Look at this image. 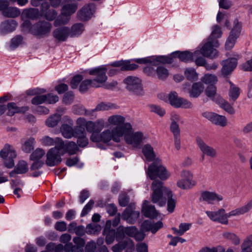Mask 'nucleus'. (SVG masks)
<instances>
[{"mask_svg": "<svg viewBox=\"0 0 252 252\" xmlns=\"http://www.w3.org/2000/svg\"><path fill=\"white\" fill-rule=\"evenodd\" d=\"M146 173L152 180H155L152 184L153 193L152 200L154 203H157L160 206L166 204V189H169L163 185L161 181L156 180L159 178L161 180L167 179L170 173L162 166L159 159L154 161L148 167Z\"/></svg>", "mask_w": 252, "mask_h": 252, "instance_id": "f257e3e1", "label": "nucleus"}, {"mask_svg": "<svg viewBox=\"0 0 252 252\" xmlns=\"http://www.w3.org/2000/svg\"><path fill=\"white\" fill-rule=\"evenodd\" d=\"M107 67L105 65H102L94 67L89 70V73L91 75L95 76V78L86 79L83 81L80 85L79 91L81 93L86 92L90 88H98L101 84L105 82L107 79L106 75Z\"/></svg>", "mask_w": 252, "mask_h": 252, "instance_id": "f03ea898", "label": "nucleus"}, {"mask_svg": "<svg viewBox=\"0 0 252 252\" xmlns=\"http://www.w3.org/2000/svg\"><path fill=\"white\" fill-rule=\"evenodd\" d=\"M252 209V199L245 205L225 213L223 208H220L217 211H206V214L212 220H227L234 217L243 215L249 212Z\"/></svg>", "mask_w": 252, "mask_h": 252, "instance_id": "7ed1b4c3", "label": "nucleus"}, {"mask_svg": "<svg viewBox=\"0 0 252 252\" xmlns=\"http://www.w3.org/2000/svg\"><path fill=\"white\" fill-rule=\"evenodd\" d=\"M125 128V130H121V127H114L111 130L107 129L101 133H94L91 136L90 139L94 142L108 143L111 140L115 142H119L123 136L124 133H125L130 128V126L129 125L126 124Z\"/></svg>", "mask_w": 252, "mask_h": 252, "instance_id": "20e7f679", "label": "nucleus"}, {"mask_svg": "<svg viewBox=\"0 0 252 252\" xmlns=\"http://www.w3.org/2000/svg\"><path fill=\"white\" fill-rule=\"evenodd\" d=\"M163 226L162 221H143L140 229L139 230L137 229V232L135 233L133 238L136 241H142L146 236L145 232L150 231L153 234H155Z\"/></svg>", "mask_w": 252, "mask_h": 252, "instance_id": "39448f33", "label": "nucleus"}, {"mask_svg": "<svg viewBox=\"0 0 252 252\" xmlns=\"http://www.w3.org/2000/svg\"><path fill=\"white\" fill-rule=\"evenodd\" d=\"M78 7L77 3L74 0H69L62 7V15L54 21L56 27L66 24L71 15L75 12Z\"/></svg>", "mask_w": 252, "mask_h": 252, "instance_id": "423d86ee", "label": "nucleus"}, {"mask_svg": "<svg viewBox=\"0 0 252 252\" xmlns=\"http://www.w3.org/2000/svg\"><path fill=\"white\" fill-rule=\"evenodd\" d=\"M76 125H79L81 127L86 128L87 132L92 133L91 135L99 133L104 127L102 120H98L95 122L87 121L85 118L81 117L77 119Z\"/></svg>", "mask_w": 252, "mask_h": 252, "instance_id": "0eeeda50", "label": "nucleus"}, {"mask_svg": "<svg viewBox=\"0 0 252 252\" xmlns=\"http://www.w3.org/2000/svg\"><path fill=\"white\" fill-rule=\"evenodd\" d=\"M64 122L60 127V131L62 136L66 139H70L75 135L76 131L81 127L79 125L73 127V121L67 116H65Z\"/></svg>", "mask_w": 252, "mask_h": 252, "instance_id": "6e6552de", "label": "nucleus"}, {"mask_svg": "<svg viewBox=\"0 0 252 252\" xmlns=\"http://www.w3.org/2000/svg\"><path fill=\"white\" fill-rule=\"evenodd\" d=\"M52 28L51 23L45 21H40L32 26L31 33L35 36L43 37L49 34Z\"/></svg>", "mask_w": 252, "mask_h": 252, "instance_id": "1a4fd4ad", "label": "nucleus"}, {"mask_svg": "<svg viewBox=\"0 0 252 252\" xmlns=\"http://www.w3.org/2000/svg\"><path fill=\"white\" fill-rule=\"evenodd\" d=\"M208 40L201 48L200 53L204 57L210 59L216 58L218 56V53L214 48L219 46V41L217 39Z\"/></svg>", "mask_w": 252, "mask_h": 252, "instance_id": "9d476101", "label": "nucleus"}, {"mask_svg": "<svg viewBox=\"0 0 252 252\" xmlns=\"http://www.w3.org/2000/svg\"><path fill=\"white\" fill-rule=\"evenodd\" d=\"M130 128L124 133L126 142L132 146L133 147H138L144 139V134L141 131H137L131 133L132 129L131 125H129Z\"/></svg>", "mask_w": 252, "mask_h": 252, "instance_id": "9b49d317", "label": "nucleus"}, {"mask_svg": "<svg viewBox=\"0 0 252 252\" xmlns=\"http://www.w3.org/2000/svg\"><path fill=\"white\" fill-rule=\"evenodd\" d=\"M0 157L5 159L4 164L8 168H12L14 165V158L16 155L15 150L8 144L4 145L0 151Z\"/></svg>", "mask_w": 252, "mask_h": 252, "instance_id": "f8f14e48", "label": "nucleus"}, {"mask_svg": "<svg viewBox=\"0 0 252 252\" xmlns=\"http://www.w3.org/2000/svg\"><path fill=\"white\" fill-rule=\"evenodd\" d=\"M168 100L170 104L175 108H191L193 105L188 100L179 97L175 92H171L168 95Z\"/></svg>", "mask_w": 252, "mask_h": 252, "instance_id": "ddd939ff", "label": "nucleus"}, {"mask_svg": "<svg viewBox=\"0 0 252 252\" xmlns=\"http://www.w3.org/2000/svg\"><path fill=\"white\" fill-rule=\"evenodd\" d=\"M124 82L126 84V89L129 91L138 95L143 94L141 80L138 78L129 76L124 80Z\"/></svg>", "mask_w": 252, "mask_h": 252, "instance_id": "4468645a", "label": "nucleus"}, {"mask_svg": "<svg viewBox=\"0 0 252 252\" xmlns=\"http://www.w3.org/2000/svg\"><path fill=\"white\" fill-rule=\"evenodd\" d=\"M241 32V25L237 19L234 21V26L231 30L230 35L225 42V48L227 50L231 49L234 46L236 39L240 35Z\"/></svg>", "mask_w": 252, "mask_h": 252, "instance_id": "2eb2a0df", "label": "nucleus"}, {"mask_svg": "<svg viewBox=\"0 0 252 252\" xmlns=\"http://www.w3.org/2000/svg\"><path fill=\"white\" fill-rule=\"evenodd\" d=\"M240 58V56L237 55V58H230L221 62V74L223 77H226L232 73L237 66V60Z\"/></svg>", "mask_w": 252, "mask_h": 252, "instance_id": "dca6fc26", "label": "nucleus"}, {"mask_svg": "<svg viewBox=\"0 0 252 252\" xmlns=\"http://www.w3.org/2000/svg\"><path fill=\"white\" fill-rule=\"evenodd\" d=\"M181 176L182 179L178 181L177 183L179 188L187 189H190L195 185V183L192 180V175L190 171L183 170L181 172Z\"/></svg>", "mask_w": 252, "mask_h": 252, "instance_id": "f3484780", "label": "nucleus"}, {"mask_svg": "<svg viewBox=\"0 0 252 252\" xmlns=\"http://www.w3.org/2000/svg\"><path fill=\"white\" fill-rule=\"evenodd\" d=\"M196 142L198 147L203 154L202 160L204 159V155L213 158L217 157V153L216 149L208 145L200 137H197Z\"/></svg>", "mask_w": 252, "mask_h": 252, "instance_id": "a211bd4d", "label": "nucleus"}, {"mask_svg": "<svg viewBox=\"0 0 252 252\" xmlns=\"http://www.w3.org/2000/svg\"><path fill=\"white\" fill-rule=\"evenodd\" d=\"M56 148H51L46 154V164L48 166H54L62 161V155L58 153Z\"/></svg>", "mask_w": 252, "mask_h": 252, "instance_id": "6ab92c4d", "label": "nucleus"}, {"mask_svg": "<svg viewBox=\"0 0 252 252\" xmlns=\"http://www.w3.org/2000/svg\"><path fill=\"white\" fill-rule=\"evenodd\" d=\"M202 115L216 125L223 127L227 124V119L224 116L210 112H204Z\"/></svg>", "mask_w": 252, "mask_h": 252, "instance_id": "aec40b11", "label": "nucleus"}, {"mask_svg": "<svg viewBox=\"0 0 252 252\" xmlns=\"http://www.w3.org/2000/svg\"><path fill=\"white\" fill-rule=\"evenodd\" d=\"M113 247L114 252H121L125 250L126 252H132L134 245L132 241L129 238L124 239Z\"/></svg>", "mask_w": 252, "mask_h": 252, "instance_id": "412c9836", "label": "nucleus"}, {"mask_svg": "<svg viewBox=\"0 0 252 252\" xmlns=\"http://www.w3.org/2000/svg\"><path fill=\"white\" fill-rule=\"evenodd\" d=\"M95 6L94 3H89L84 6L77 13L78 18L81 21H87L92 16L95 11Z\"/></svg>", "mask_w": 252, "mask_h": 252, "instance_id": "4be33fe9", "label": "nucleus"}, {"mask_svg": "<svg viewBox=\"0 0 252 252\" xmlns=\"http://www.w3.org/2000/svg\"><path fill=\"white\" fill-rule=\"evenodd\" d=\"M41 15L48 21H53L57 17L58 13L53 9H50V4L47 1L43 2L40 5Z\"/></svg>", "mask_w": 252, "mask_h": 252, "instance_id": "5701e85b", "label": "nucleus"}, {"mask_svg": "<svg viewBox=\"0 0 252 252\" xmlns=\"http://www.w3.org/2000/svg\"><path fill=\"white\" fill-rule=\"evenodd\" d=\"M75 245L72 243L65 244L66 250L68 252H83L85 244V241L80 237H75L73 239Z\"/></svg>", "mask_w": 252, "mask_h": 252, "instance_id": "b1692460", "label": "nucleus"}, {"mask_svg": "<svg viewBox=\"0 0 252 252\" xmlns=\"http://www.w3.org/2000/svg\"><path fill=\"white\" fill-rule=\"evenodd\" d=\"M198 55V51H196L194 53L188 51L182 52L177 51L171 53V55H174V58H178L181 61L185 63L193 61L194 57Z\"/></svg>", "mask_w": 252, "mask_h": 252, "instance_id": "393cba45", "label": "nucleus"}, {"mask_svg": "<svg viewBox=\"0 0 252 252\" xmlns=\"http://www.w3.org/2000/svg\"><path fill=\"white\" fill-rule=\"evenodd\" d=\"M223 200V197L215 192L204 191L202 192L200 200L206 202L208 204H213Z\"/></svg>", "mask_w": 252, "mask_h": 252, "instance_id": "a878e982", "label": "nucleus"}, {"mask_svg": "<svg viewBox=\"0 0 252 252\" xmlns=\"http://www.w3.org/2000/svg\"><path fill=\"white\" fill-rule=\"evenodd\" d=\"M74 138H77V144L78 147L85 148L89 144V139L87 137V133L84 127H80L75 132Z\"/></svg>", "mask_w": 252, "mask_h": 252, "instance_id": "bb28decb", "label": "nucleus"}, {"mask_svg": "<svg viewBox=\"0 0 252 252\" xmlns=\"http://www.w3.org/2000/svg\"><path fill=\"white\" fill-rule=\"evenodd\" d=\"M70 29L67 27H63L55 29L53 32V35L55 38L61 42L66 40L70 36Z\"/></svg>", "mask_w": 252, "mask_h": 252, "instance_id": "cd10ccee", "label": "nucleus"}, {"mask_svg": "<svg viewBox=\"0 0 252 252\" xmlns=\"http://www.w3.org/2000/svg\"><path fill=\"white\" fill-rule=\"evenodd\" d=\"M17 26V23L14 20H7L0 25V35H4L13 32Z\"/></svg>", "mask_w": 252, "mask_h": 252, "instance_id": "c85d7f7f", "label": "nucleus"}, {"mask_svg": "<svg viewBox=\"0 0 252 252\" xmlns=\"http://www.w3.org/2000/svg\"><path fill=\"white\" fill-rule=\"evenodd\" d=\"M148 203V201L145 200L143 204L142 212L143 215L151 219H156L158 214V211L154 205H149Z\"/></svg>", "mask_w": 252, "mask_h": 252, "instance_id": "c756f323", "label": "nucleus"}, {"mask_svg": "<svg viewBox=\"0 0 252 252\" xmlns=\"http://www.w3.org/2000/svg\"><path fill=\"white\" fill-rule=\"evenodd\" d=\"M166 190V202H167V211L169 213H173L175 209L177 200L175 196L174 195L170 189Z\"/></svg>", "mask_w": 252, "mask_h": 252, "instance_id": "7c9ffc66", "label": "nucleus"}, {"mask_svg": "<svg viewBox=\"0 0 252 252\" xmlns=\"http://www.w3.org/2000/svg\"><path fill=\"white\" fill-rule=\"evenodd\" d=\"M140 215L138 211H135L132 206L127 207L122 215V218L126 220H137Z\"/></svg>", "mask_w": 252, "mask_h": 252, "instance_id": "2f4dec72", "label": "nucleus"}, {"mask_svg": "<svg viewBox=\"0 0 252 252\" xmlns=\"http://www.w3.org/2000/svg\"><path fill=\"white\" fill-rule=\"evenodd\" d=\"M111 221H106L105 227L103 231V234L106 235L105 241L107 245L112 244L116 238V230L111 229Z\"/></svg>", "mask_w": 252, "mask_h": 252, "instance_id": "473e14b6", "label": "nucleus"}, {"mask_svg": "<svg viewBox=\"0 0 252 252\" xmlns=\"http://www.w3.org/2000/svg\"><path fill=\"white\" fill-rule=\"evenodd\" d=\"M8 109L7 115L12 116L16 113H24L29 109L28 106L18 107L14 102H9L7 104L6 109Z\"/></svg>", "mask_w": 252, "mask_h": 252, "instance_id": "72a5a7b5", "label": "nucleus"}, {"mask_svg": "<svg viewBox=\"0 0 252 252\" xmlns=\"http://www.w3.org/2000/svg\"><path fill=\"white\" fill-rule=\"evenodd\" d=\"M108 121L111 125L116 126L115 127H121V130H125L126 124L131 125L129 123H125V118L121 115L110 116Z\"/></svg>", "mask_w": 252, "mask_h": 252, "instance_id": "f704fd0d", "label": "nucleus"}, {"mask_svg": "<svg viewBox=\"0 0 252 252\" xmlns=\"http://www.w3.org/2000/svg\"><path fill=\"white\" fill-rule=\"evenodd\" d=\"M170 130L174 135L175 147L177 150H179L180 148V130L178 123L176 122H171Z\"/></svg>", "mask_w": 252, "mask_h": 252, "instance_id": "c9c22d12", "label": "nucleus"}, {"mask_svg": "<svg viewBox=\"0 0 252 252\" xmlns=\"http://www.w3.org/2000/svg\"><path fill=\"white\" fill-rule=\"evenodd\" d=\"M204 89V85L201 82L194 83L189 92V96L193 98L198 97Z\"/></svg>", "mask_w": 252, "mask_h": 252, "instance_id": "e433bc0d", "label": "nucleus"}, {"mask_svg": "<svg viewBox=\"0 0 252 252\" xmlns=\"http://www.w3.org/2000/svg\"><path fill=\"white\" fill-rule=\"evenodd\" d=\"M230 85L228 92L229 99L230 102H234L238 98L240 94V89L235 85L229 81Z\"/></svg>", "mask_w": 252, "mask_h": 252, "instance_id": "4c0bfd02", "label": "nucleus"}, {"mask_svg": "<svg viewBox=\"0 0 252 252\" xmlns=\"http://www.w3.org/2000/svg\"><path fill=\"white\" fill-rule=\"evenodd\" d=\"M85 30L84 24L82 23H76L74 24L70 29V36L73 37L81 35Z\"/></svg>", "mask_w": 252, "mask_h": 252, "instance_id": "58836bf2", "label": "nucleus"}, {"mask_svg": "<svg viewBox=\"0 0 252 252\" xmlns=\"http://www.w3.org/2000/svg\"><path fill=\"white\" fill-rule=\"evenodd\" d=\"M216 102L219 104L220 106L228 113L231 114H234L235 110L231 105L228 101H226L221 97L218 96Z\"/></svg>", "mask_w": 252, "mask_h": 252, "instance_id": "ea45409f", "label": "nucleus"}, {"mask_svg": "<svg viewBox=\"0 0 252 252\" xmlns=\"http://www.w3.org/2000/svg\"><path fill=\"white\" fill-rule=\"evenodd\" d=\"M142 153L147 160L152 161L155 159V154L153 147L150 145H145L142 148Z\"/></svg>", "mask_w": 252, "mask_h": 252, "instance_id": "a19ab883", "label": "nucleus"}, {"mask_svg": "<svg viewBox=\"0 0 252 252\" xmlns=\"http://www.w3.org/2000/svg\"><path fill=\"white\" fill-rule=\"evenodd\" d=\"M174 55L170 56H158L153 57L154 64H156V62H158L161 63L171 64L173 62Z\"/></svg>", "mask_w": 252, "mask_h": 252, "instance_id": "79ce46f5", "label": "nucleus"}, {"mask_svg": "<svg viewBox=\"0 0 252 252\" xmlns=\"http://www.w3.org/2000/svg\"><path fill=\"white\" fill-rule=\"evenodd\" d=\"M23 13L27 18L32 20L38 19L40 16L38 9L34 8L26 9L23 11Z\"/></svg>", "mask_w": 252, "mask_h": 252, "instance_id": "37998d69", "label": "nucleus"}, {"mask_svg": "<svg viewBox=\"0 0 252 252\" xmlns=\"http://www.w3.org/2000/svg\"><path fill=\"white\" fill-rule=\"evenodd\" d=\"M61 120V116L58 114L51 115L46 121V125L49 127H54L57 126Z\"/></svg>", "mask_w": 252, "mask_h": 252, "instance_id": "c03bdc74", "label": "nucleus"}, {"mask_svg": "<svg viewBox=\"0 0 252 252\" xmlns=\"http://www.w3.org/2000/svg\"><path fill=\"white\" fill-rule=\"evenodd\" d=\"M79 147L74 141H69L66 143L65 151L69 155H75L79 151Z\"/></svg>", "mask_w": 252, "mask_h": 252, "instance_id": "a18cd8bd", "label": "nucleus"}, {"mask_svg": "<svg viewBox=\"0 0 252 252\" xmlns=\"http://www.w3.org/2000/svg\"><path fill=\"white\" fill-rule=\"evenodd\" d=\"M35 143V139L30 137L27 139L22 146V150L26 153H29L33 150Z\"/></svg>", "mask_w": 252, "mask_h": 252, "instance_id": "49530a36", "label": "nucleus"}, {"mask_svg": "<svg viewBox=\"0 0 252 252\" xmlns=\"http://www.w3.org/2000/svg\"><path fill=\"white\" fill-rule=\"evenodd\" d=\"M17 174H23L27 173L29 170L28 164L24 160H20L14 168Z\"/></svg>", "mask_w": 252, "mask_h": 252, "instance_id": "de8ad7c7", "label": "nucleus"}, {"mask_svg": "<svg viewBox=\"0 0 252 252\" xmlns=\"http://www.w3.org/2000/svg\"><path fill=\"white\" fill-rule=\"evenodd\" d=\"M191 226V223H181L179 225V229L176 227H172V229L173 230L174 234L181 236L183 235L185 232L188 230Z\"/></svg>", "mask_w": 252, "mask_h": 252, "instance_id": "09e8293b", "label": "nucleus"}, {"mask_svg": "<svg viewBox=\"0 0 252 252\" xmlns=\"http://www.w3.org/2000/svg\"><path fill=\"white\" fill-rule=\"evenodd\" d=\"M201 81L206 84L214 85L218 82V78L214 74H206L201 78Z\"/></svg>", "mask_w": 252, "mask_h": 252, "instance_id": "8fccbe9b", "label": "nucleus"}, {"mask_svg": "<svg viewBox=\"0 0 252 252\" xmlns=\"http://www.w3.org/2000/svg\"><path fill=\"white\" fill-rule=\"evenodd\" d=\"M24 37L21 35H17L11 39L10 48L12 49H15L19 45L23 43Z\"/></svg>", "mask_w": 252, "mask_h": 252, "instance_id": "3c124183", "label": "nucleus"}, {"mask_svg": "<svg viewBox=\"0 0 252 252\" xmlns=\"http://www.w3.org/2000/svg\"><path fill=\"white\" fill-rule=\"evenodd\" d=\"M20 10L16 7H9L3 11V14L7 17L15 18L20 15Z\"/></svg>", "mask_w": 252, "mask_h": 252, "instance_id": "603ef678", "label": "nucleus"}, {"mask_svg": "<svg viewBox=\"0 0 252 252\" xmlns=\"http://www.w3.org/2000/svg\"><path fill=\"white\" fill-rule=\"evenodd\" d=\"M57 140H59V137L53 138L48 136H44L39 140V141L43 146H52L55 144Z\"/></svg>", "mask_w": 252, "mask_h": 252, "instance_id": "864d4df0", "label": "nucleus"}, {"mask_svg": "<svg viewBox=\"0 0 252 252\" xmlns=\"http://www.w3.org/2000/svg\"><path fill=\"white\" fill-rule=\"evenodd\" d=\"M45 152L41 148H37L30 156L31 160H40V159L45 155Z\"/></svg>", "mask_w": 252, "mask_h": 252, "instance_id": "5fc2aeb1", "label": "nucleus"}, {"mask_svg": "<svg viewBox=\"0 0 252 252\" xmlns=\"http://www.w3.org/2000/svg\"><path fill=\"white\" fill-rule=\"evenodd\" d=\"M185 75L189 80L195 81L198 79V74L193 68H187L185 71Z\"/></svg>", "mask_w": 252, "mask_h": 252, "instance_id": "6e6d98bb", "label": "nucleus"}, {"mask_svg": "<svg viewBox=\"0 0 252 252\" xmlns=\"http://www.w3.org/2000/svg\"><path fill=\"white\" fill-rule=\"evenodd\" d=\"M156 73L158 79L161 80L165 79L169 75L168 70L165 67L159 66L156 69Z\"/></svg>", "mask_w": 252, "mask_h": 252, "instance_id": "4d7b16f0", "label": "nucleus"}, {"mask_svg": "<svg viewBox=\"0 0 252 252\" xmlns=\"http://www.w3.org/2000/svg\"><path fill=\"white\" fill-rule=\"evenodd\" d=\"M206 95L211 98L213 100L216 101L217 98L215 100V96L217 94V88L215 85H209L208 86L205 91Z\"/></svg>", "mask_w": 252, "mask_h": 252, "instance_id": "13d9d810", "label": "nucleus"}, {"mask_svg": "<svg viewBox=\"0 0 252 252\" xmlns=\"http://www.w3.org/2000/svg\"><path fill=\"white\" fill-rule=\"evenodd\" d=\"M221 34L220 28L218 25H215L213 27V31L208 39H217V38H219L221 36Z\"/></svg>", "mask_w": 252, "mask_h": 252, "instance_id": "bf43d9fd", "label": "nucleus"}, {"mask_svg": "<svg viewBox=\"0 0 252 252\" xmlns=\"http://www.w3.org/2000/svg\"><path fill=\"white\" fill-rule=\"evenodd\" d=\"M112 108V104H111V103H107L102 102L97 104L96 107L94 109H92L91 111L92 112H94L95 111L108 110Z\"/></svg>", "mask_w": 252, "mask_h": 252, "instance_id": "052dcab7", "label": "nucleus"}, {"mask_svg": "<svg viewBox=\"0 0 252 252\" xmlns=\"http://www.w3.org/2000/svg\"><path fill=\"white\" fill-rule=\"evenodd\" d=\"M138 65L134 63H131L130 60L124 61L122 71L134 70L137 69Z\"/></svg>", "mask_w": 252, "mask_h": 252, "instance_id": "680f3d73", "label": "nucleus"}, {"mask_svg": "<svg viewBox=\"0 0 252 252\" xmlns=\"http://www.w3.org/2000/svg\"><path fill=\"white\" fill-rule=\"evenodd\" d=\"M125 227L123 226H119L116 231L115 237L117 241H120L125 238Z\"/></svg>", "mask_w": 252, "mask_h": 252, "instance_id": "e2e57ef3", "label": "nucleus"}, {"mask_svg": "<svg viewBox=\"0 0 252 252\" xmlns=\"http://www.w3.org/2000/svg\"><path fill=\"white\" fill-rule=\"evenodd\" d=\"M150 111L154 112L160 117H162L165 114V111L164 109L159 106L151 104L149 105Z\"/></svg>", "mask_w": 252, "mask_h": 252, "instance_id": "0e129e2a", "label": "nucleus"}, {"mask_svg": "<svg viewBox=\"0 0 252 252\" xmlns=\"http://www.w3.org/2000/svg\"><path fill=\"white\" fill-rule=\"evenodd\" d=\"M94 202L93 200L91 199L84 207L81 213L80 216L83 217L86 216L93 208Z\"/></svg>", "mask_w": 252, "mask_h": 252, "instance_id": "69168bd1", "label": "nucleus"}, {"mask_svg": "<svg viewBox=\"0 0 252 252\" xmlns=\"http://www.w3.org/2000/svg\"><path fill=\"white\" fill-rule=\"evenodd\" d=\"M223 236L225 238L230 240L235 245H239L240 243V240L239 237L234 233L227 232L224 233Z\"/></svg>", "mask_w": 252, "mask_h": 252, "instance_id": "338daca9", "label": "nucleus"}, {"mask_svg": "<svg viewBox=\"0 0 252 252\" xmlns=\"http://www.w3.org/2000/svg\"><path fill=\"white\" fill-rule=\"evenodd\" d=\"M119 203L121 207H126L129 201V198L127 194L122 193L119 196Z\"/></svg>", "mask_w": 252, "mask_h": 252, "instance_id": "774afa93", "label": "nucleus"}]
</instances>
